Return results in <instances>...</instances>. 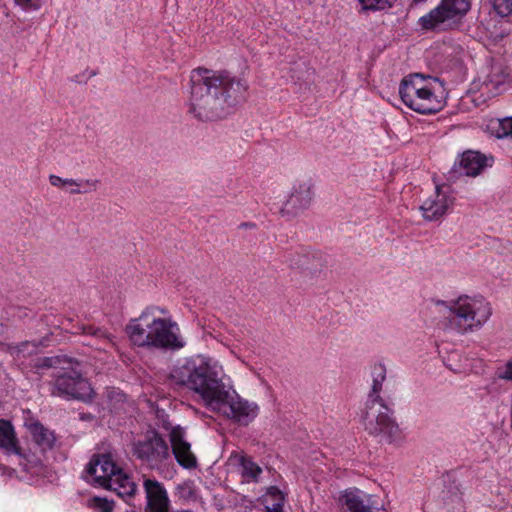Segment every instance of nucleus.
Instances as JSON below:
<instances>
[{
    "instance_id": "obj_20",
    "label": "nucleus",
    "mask_w": 512,
    "mask_h": 512,
    "mask_svg": "<svg viewBox=\"0 0 512 512\" xmlns=\"http://www.w3.org/2000/svg\"><path fill=\"white\" fill-rule=\"evenodd\" d=\"M113 490L123 499L131 498L137 491L136 483L120 469L109 485L105 488Z\"/></svg>"
},
{
    "instance_id": "obj_8",
    "label": "nucleus",
    "mask_w": 512,
    "mask_h": 512,
    "mask_svg": "<svg viewBox=\"0 0 512 512\" xmlns=\"http://www.w3.org/2000/svg\"><path fill=\"white\" fill-rule=\"evenodd\" d=\"M48 385L52 396L82 402H90L94 397V390L89 381L75 370L64 371L55 375Z\"/></svg>"
},
{
    "instance_id": "obj_31",
    "label": "nucleus",
    "mask_w": 512,
    "mask_h": 512,
    "mask_svg": "<svg viewBox=\"0 0 512 512\" xmlns=\"http://www.w3.org/2000/svg\"><path fill=\"white\" fill-rule=\"evenodd\" d=\"M93 506L98 512H112L113 510V502L108 501L105 498L94 497L93 498Z\"/></svg>"
},
{
    "instance_id": "obj_34",
    "label": "nucleus",
    "mask_w": 512,
    "mask_h": 512,
    "mask_svg": "<svg viewBox=\"0 0 512 512\" xmlns=\"http://www.w3.org/2000/svg\"><path fill=\"white\" fill-rule=\"evenodd\" d=\"M84 333L91 334L96 337H107L106 332L100 328L87 327V328H84Z\"/></svg>"
},
{
    "instance_id": "obj_38",
    "label": "nucleus",
    "mask_w": 512,
    "mask_h": 512,
    "mask_svg": "<svg viewBox=\"0 0 512 512\" xmlns=\"http://www.w3.org/2000/svg\"><path fill=\"white\" fill-rule=\"evenodd\" d=\"M240 227H255V224L253 223H242Z\"/></svg>"
},
{
    "instance_id": "obj_5",
    "label": "nucleus",
    "mask_w": 512,
    "mask_h": 512,
    "mask_svg": "<svg viewBox=\"0 0 512 512\" xmlns=\"http://www.w3.org/2000/svg\"><path fill=\"white\" fill-rule=\"evenodd\" d=\"M444 86L437 77L422 73L405 76L399 85L402 102L420 114H436L445 107Z\"/></svg>"
},
{
    "instance_id": "obj_4",
    "label": "nucleus",
    "mask_w": 512,
    "mask_h": 512,
    "mask_svg": "<svg viewBox=\"0 0 512 512\" xmlns=\"http://www.w3.org/2000/svg\"><path fill=\"white\" fill-rule=\"evenodd\" d=\"M444 314L446 329L460 334L480 330L492 315L490 303L483 297L459 296L455 300H432Z\"/></svg>"
},
{
    "instance_id": "obj_22",
    "label": "nucleus",
    "mask_w": 512,
    "mask_h": 512,
    "mask_svg": "<svg viewBox=\"0 0 512 512\" xmlns=\"http://www.w3.org/2000/svg\"><path fill=\"white\" fill-rule=\"evenodd\" d=\"M230 461L237 465L238 471L244 481H258L262 469L251 458L243 455H235L230 458Z\"/></svg>"
},
{
    "instance_id": "obj_32",
    "label": "nucleus",
    "mask_w": 512,
    "mask_h": 512,
    "mask_svg": "<svg viewBox=\"0 0 512 512\" xmlns=\"http://www.w3.org/2000/svg\"><path fill=\"white\" fill-rule=\"evenodd\" d=\"M60 363L59 356L42 357L37 360L36 367L38 368H52Z\"/></svg>"
},
{
    "instance_id": "obj_29",
    "label": "nucleus",
    "mask_w": 512,
    "mask_h": 512,
    "mask_svg": "<svg viewBox=\"0 0 512 512\" xmlns=\"http://www.w3.org/2000/svg\"><path fill=\"white\" fill-rule=\"evenodd\" d=\"M495 12L506 17L512 14V0H489Z\"/></svg>"
},
{
    "instance_id": "obj_23",
    "label": "nucleus",
    "mask_w": 512,
    "mask_h": 512,
    "mask_svg": "<svg viewBox=\"0 0 512 512\" xmlns=\"http://www.w3.org/2000/svg\"><path fill=\"white\" fill-rule=\"evenodd\" d=\"M372 388L366 404H382L384 400L380 396L383 382L386 379V368L382 364L375 365L372 370Z\"/></svg>"
},
{
    "instance_id": "obj_27",
    "label": "nucleus",
    "mask_w": 512,
    "mask_h": 512,
    "mask_svg": "<svg viewBox=\"0 0 512 512\" xmlns=\"http://www.w3.org/2000/svg\"><path fill=\"white\" fill-rule=\"evenodd\" d=\"M492 129L497 138H512V117H506L493 122Z\"/></svg>"
},
{
    "instance_id": "obj_25",
    "label": "nucleus",
    "mask_w": 512,
    "mask_h": 512,
    "mask_svg": "<svg viewBox=\"0 0 512 512\" xmlns=\"http://www.w3.org/2000/svg\"><path fill=\"white\" fill-rule=\"evenodd\" d=\"M285 497L282 491L272 486L268 489V493L265 498V508L267 512H285L283 509Z\"/></svg>"
},
{
    "instance_id": "obj_19",
    "label": "nucleus",
    "mask_w": 512,
    "mask_h": 512,
    "mask_svg": "<svg viewBox=\"0 0 512 512\" xmlns=\"http://www.w3.org/2000/svg\"><path fill=\"white\" fill-rule=\"evenodd\" d=\"M32 440L41 452L52 450L56 444L54 432L36 421L28 426Z\"/></svg>"
},
{
    "instance_id": "obj_13",
    "label": "nucleus",
    "mask_w": 512,
    "mask_h": 512,
    "mask_svg": "<svg viewBox=\"0 0 512 512\" xmlns=\"http://www.w3.org/2000/svg\"><path fill=\"white\" fill-rule=\"evenodd\" d=\"M143 488L146 498L144 512H170L171 502L162 482L144 477Z\"/></svg>"
},
{
    "instance_id": "obj_35",
    "label": "nucleus",
    "mask_w": 512,
    "mask_h": 512,
    "mask_svg": "<svg viewBox=\"0 0 512 512\" xmlns=\"http://www.w3.org/2000/svg\"><path fill=\"white\" fill-rule=\"evenodd\" d=\"M49 181L52 186L55 187H64V179L57 175H50Z\"/></svg>"
},
{
    "instance_id": "obj_37",
    "label": "nucleus",
    "mask_w": 512,
    "mask_h": 512,
    "mask_svg": "<svg viewBox=\"0 0 512 512\" xmlns=\"http://www.w3.org/2000/svg\"><path fill=\"white\" fill-rule=\"evenodd\" d=\"M14 1L16 4L22 6L23 8H27L33 0H14Z\"/></svg>"
},
{
    "instance_id": "obj_16",
    "label": "nucleus",
    "mask_w": 512,
    "mask_h": 512,
    "mask_svg": "<svg viewBox=\"0 0 512 512\" xmlns=\"http://www.w3.org/2000/svg\"><path fill=\"white\" fill-rule=\"evenodd\" d=\"M169 439L177 463L186 469L195 468L197 459L191 451L190 443L185 439L184 430L179 426L173 427L169 433Z\"/></svg>"
},
{
    "instance_id": "obj_11",
    "label": "nucleus",
    "mask_w": 512,
    "mask_h": 512,
    "mask_svg": "<svg viewBox=\"0 0 512 512\" xmlns=\"http://www.w3.org/2000/svg\"><path fill=\"white\" fill-rule=\"evenodd\" d=\"M312 183L310 180L300 181L294 185L288 199L283 203L280 213L291 218L307 209L312 201Z\"/></svg>"
},
{
    "instance_id": "obj_2",
    "label": "nucleus",
    "mask_w": 512,
    "mask_h": 512,
    "mask_svg": "<svg viewBox=\"0 0 512 512\" xmlns=\"http://www.w3.org/2000/svg\"><path fill=\"white\" fill-rule=\"evenodd\" d=\"M171 379L197 394L206 407L216 410L218 401L227 398L223 371L210 358L197 355L186 359L171 372Z\"/></svg>"
},
{
    "instance_id": "obj_14",
    "label": "nucleus",
    "mask_w": 512,
    "mask_h": 512,
    "mask_svg": "<svg viewBox=\"0 0 512 512\" xmlns=\"http://www.w3.org/2000/svg\"><path fill=\"white\" fill-rule=\"evenodd\" d=\"M339 501L346 507L348 512H386L375 501L373 495L367 494L355 487L345 489L341 493Z\"/></svg>"
},
{
    "instance_id": "obj_1",
    "label": "nucleus",
    "mask_w": 512,
    "mask_h": 512,
    "mask_svg": "<svg viewBox=\"0 0 512 512\" xmlns=\"http://www.w3.org/2000/svg\"><path fill=\"white\" fill-rule=\"evenodd\" d=\"M188 113L207 122L224 118L246 91V85L228 73L196 68L190 74Z\"/></svg>"
},
{
    "instance_id": "obj_15",
    "label": "nucleus",
    "mask_w": 512,
    "mask_h": 512,
    "mask_svg": "<svg viewBox=\"0 0 512 512\" xmlns=\"http://www.w3.org/2000/svg\"><path fill=\"white\" fill-rule=\"evenodd\" d=\"M325 255L317 251H304L294 254L290 259L293 269H298L304 277L313 279L321 275L326 265Z\"/></svg>"
},
{
    "instance_id": "obj_12",
    "label": "nucleus",
    "mask_w": 512,
    "mask_h": 512,
    "mask_svg": "<svg viewBox=\"0 0 512 512\" xmlns=\"http://www.w3.org/2000/svg\"><path fill=\"white\" fill-rule=\"evenodd\" d=\"M120 469L110 454H97L87 464L85 471L94 484L106 488Z\"/></svg>"
},
{
    "instance_id": "obj_6",
    "label": "nucleus",
    "mask_w": 512,
    "mask_h": 512,
    "mask_svg": "<svg viewBox=\"0 0 512 512\" xmlns=\"http://www.w3.org/2000/svg\"><path fill=\"white\" fill-rule=\"evenodd\" d=\"M469 10L468 0H441L437 7L419 18L418 24L426 31L451 30L460 25Z\"/></svg>"
},
{
    "instance_id": "obj_39",
    "label": "nucleus",
    "mask_w": 512,
    "mask_h": 512,
    "mask_svg": "<svg viewBox=\"0 0 512 512\" xmlns=\"http://www.w3.org/2000/svg\"><path fill=\"white\" fill-rule=\"evenodd\" d=\"M415 3H422V2H425L426 0H413Z\"/></svg>"
},
{
    "instance_id": "obj_7",
    "label": "nucleus",
    "mask_w": 512,
    "mask_h": 512,
    "mask_svg": "<svg viewBox=\"0 0 512 512\" xmlns=\"http://www.w3.org/2000/svg\"><path fill=\"white\" fill-rule=\"evenodd\" d=\"M133 455L151 470H160L171 461L170 448L156 431H148L143 439L132 444Z\"/></svg>"
},
{
    "instance_id": "obj_9",
    "label": "nucleus",
    "mask_w": 512,
    "mask_h": 512,
    "mask_svg": "<svg viewBox=\"0 0 512 512\" xmlns=\"http://www.w3.org/2000/svg\"><path fill=\"white\" fill-rule=\"evenodd\" d=\"M365 430L373 436H380L392 443L398 437L400 429L392 417V411L383 402L382 404H366L363 417Z\"/></svg>"
},
{
    "instance_id": "obj_21",
    "label": "nucleus",
    "mask_w": 512,
    "mask_h": 512,
    "mask_svg": "<svg viewBox=\"0 0 512 512\" xmlns=\"http://www.w3.org/2000/svg\"><path fill=\"white\" fill-rule=\"evenodd\" d=\"M0 448L8 454H20L14 427L10 421L5 419H0Z\"/></svg>"
},
{
    "instance_id": "obj_18",
    "label": "nucleus",
    "mask_w": 512,
    "mask_h": 512,
    "mask_svg": "<svg viewBox=\"0 0 512 512\" xmlns=\"http://www.w3.org/2000/svg\"><path fill=\"white\" fill-rule=\"evenodd\" d=\"M493 161V157H487L480 152L469 150L461 155L458 164L465 175L475 177L487 167H491Z\"/></svg>"
},
{
    "instance_id": "obj_33",
    "label": "nucleus",
    "mask_w": 512,
    "mask_h": 512,
    "mask_svg": "<svg viewBox=\"0 0 512 512\" xmlns=\"http://www.w3.org/2000/svg\"><path fill=\"white\" fill-rule=\"evenodd\" d=\"M498 378L504 380H512V361H508L504 368L497 372Z\"/></svg>"
},
{
    "instance_id": "obj_26",
    "label": "nucleus",
    "mask_w": 512,
    "mask_h": 512,
    "mask_svg": "<svg viewBox=\"0 0 512 512\" xmlns=\"http://www.w3.org/2000/svg\"><path fill=\"white\" fill-rule=\"evenodd\" d=\"M19 456V464L23 467V470L30 474H38L42 469V462L39 458L34 455L16 454Z\"/></svg>"
},
{
    "instance_id": "obj_10",
    "label": "nucleus",
    "mask_w": 512,
    "mask_h": 512,
    "mask_svg": "<svg viewBox=\"0 0 512 512\" xmlns=\"http://www.w3.org/2000/svg\"><path fill=\"white\" fill-rule=\"evenodd\" d=\"M216 409L223 410L228 418L244 426L252 422L259 412L256 403L241 398L231 387L227 388V398L218 401Z\"/></svg>"
},
{
    "instance_id": "obj_30",
    "label": "nucleus",
    "mask_w": 512,
    "mask_h": 512,
    "mask_svg": "<svg viewBox=\"0 0 512 512\" xmlns=\"http://www.w3.org/2000/svg\"><path fill=\"white\" fill-rule=\"evenodd\" d=\"M78 182L81 183V187H83V190L80 187L75 186L73 189L70 190L71 194H81L95 191L100 181L98 179H86L78 180Z\"/></svg>"
},
{
    "instance_id": "obj_24",
    "label": "nucleus",
    "mask_w": 512,
    "mask_h": 512,
    "mask_svg": "<svg viewBox=\"0 0 512 512\" xmlns=\"http://www.w3.org/2000/svg\"><path fill=\"white\" fill-rule=\"evenodd\" d=\"M507 77L508 74L500 64L492 65L490 73L483 81L482 89L496 94L500 86L506 82Z\"/></svg>"
},
{
    "instance_id": "obj_28",
    "label": "nucleus",
    "mask_w": 512,
    "mask_h": 512,
    "mask_svg": "<svg viewBox=\"0 0 512 512\" xmlns=\"http://www.w3.org/2000/svg\"><path fill=\"white\" fill-rule=\"evenodd\" d=\"M363 11H379L391 8L397 0H358Z\"/></svg>"
},
{
    "instance_id": "obj_17",
    "label": "nucleus",
    "mask_w": 512,
    "mask_h": 512,
    "mask_svg": "<svg viewBox=\"0 0 512 512\" xmlns=\"http://www.w3.org/2000/svg\"><path fill=\"white\" fill-rule=\"evenodd\" d=\"M451 205L452 199L441 187L436 186L434 194L423 202L420 210L425 220L436 221L447 212Z\"/></svg>"
},
{
    "instance_id": "obj_36",
    "label": "nucleus",
    "mask_w": 512,
    "mask_h": 512,
    "mask_svg": "<svg viewBox=\"0 0 512 512\" xmlns=\"http://www.w3.org/2000/svg\"><path fill=\"white\" fill-rule=\"evenodd\" d=\"M78 186L81 187V183L78 182V180L72 179V178H66L64 179V186Z\"/></svg>"
},
{
    "instance_id": "obj_3",
    "label": "nucleus",
    "mask_w": 512,
    "mask_h": 512,
    "mask_svg": "<svg viewBox=\"0 0 512 512\" xmlns=\"http://www.w3.org/2000/svg\"><path fill=\"white\" fill-rule=\"evenodd\" d=\"M156 311L165 313L164 309L149 307L138 318L130 321L126 330L131 341L139 347L181 348L183 343L177 333V324L169 319L157 317Z\"/></svg>"
}]
</instances>
